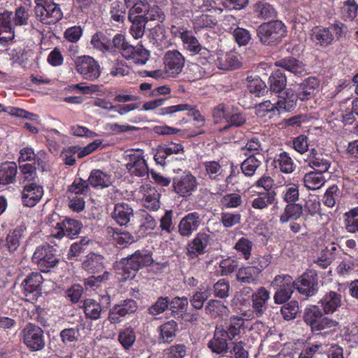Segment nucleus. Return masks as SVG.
I'll use <instances>...</instances> for the list:
<instances>
[{"mask_svg": "<svg viewBox=\"0 0 358 358\" xmlns=\"http://www.w3.org/2000/svg\"><path fill=\"white\" fill-rule=\"evenodd\" d=\"M324 313L317 305H311L306 308L303 312V322L309 326L312 332H320L322 330L336 328L338 322L324 316Z\"/></svg>", "mask_w": 358, "mask_h": 358, "instance_id": "1", "label": "nucleus"}, {"mask_svg": "<svg viewBox=\"0 0 358 358\" xmlns=\"http://www.w3.org/2000/svg\"><path fill=\"white\" fill-rule=\"evenodd\" d=\"M286 34V27L280 20L262 23L257 29L259 42L269 46H274L280 43Z\"/></svg>", "mask_w": 358, "mask_h": 358, "instance_id": "2", "label": "nucleus"}, {"mask_svg": "<svg viewBox=\"0 0 358 358\" xmlns=\"http://www.w3.org/2000/svg\"><path fill=\"white\" fill-rule=\"evenodd\" d=\"M34 15L44 24H55L63 17L59 5L53 0H35Z\"/></svg>", "mask_w": 358, "mask_h": 358, "instance_id": "3", "label": "nucleus"}, {"mask_svg": "<svg viewBox=\"0 0 358 358\" xmlns=\"http://www.w3.org/2000/svg\"><path fill=\"white\" fill-rule=\"evenodd\" d=\"M344 25L343 23H334L329 27H315L311 34L312 41L322 47L331 44L335 38H339L343 35Z\"/></svg>", "mask_w": 358, "mask_h": 358, "instance_id": "4", "label": "nucleus"}, {"mask_svg": "<svg viewBox=\"0 0 358 358\" xmlns=\"http://www.w3.org/2000/svg\"><path fill=\"white\" fill-rule=\"evenodd\" d=\"M23 343L31 352L42 350L45 346L43 330L38 326L28 324L22 331Z\"/></svg>", "mask_w": 358, "mask_h": 358, "instance_id": "5", "label": "nucleus"}, {"mask_svg": "<svg viewBox=\"0 0 358 358\" xmlns=\"http://www.w3.org/2000/svg\"><path fill=\"white\" fill-rule=\"evenodd\" d=\"M295 289L303 296L311 297L319 291V280L315 270H308L294 281Z\"/></svg>", "mask_w": 358, "mask_h": 358, "instance_id": "6", "label": "nucleus"}, {"mask_svg": "<svg viewBox=\"0 0 358 358\" xmlns=\"http://www.w3.org/2000/svg\"><path fill=\"white\" fill-rule=\"evenodd\" d=\"M76 71L85 80L94 81L99 78L101 69L99 63L88 55L78 57L75 61Z\"/></svg>", "mask_w": 358, "mask_h": 358, "instance_id": "7", "label": "nucleus"}, {"mask_svg": "<svg viewBox=\"0 0 358 358\" xmlns=\"http://www.w3.org/2000/svg\"><path fill=\"white\" fill-rule=\"evenodd\" d=\"M271 285L276 287L273 299L278 304H282L288 301L295 289L292 278L289 275H278L275 277Z\"/></svg>", "mask_w": 358, "mask_h": 358, "instance_id": "8", "label": "nucleus"}, {"mask_svg": "<svg viewBox=\"0 0 358 358\" xmlns=\"http://www.w3.org/2000/svg\"><path fill=\"white\" fill-rule=\"evenodd\" d=\"M55 249L50 245H40L36 248L34 255L33 261L38 264L43 272H48L55 267L59 262L55 254Z\"/></svg>", "mask_w": 358, "mask_h": 358, "instance_id": "9", "label": "nucleus"}, {"mask_svg": "<svg viewBox=\"0 0 358 358\" xmlns=\"http://www.w3.org/2000/svg\"><path fill=\"white\" fill-rule=\"evenodd\" d=\"M122 260L123 269L128 277L132 271L136 272L143 266H148L153 262L151 255L144 250H137Z\"/></svg>", "mask_w": 358, "mask_h": 358, "instance_id": "10", "label": "nucleus"}, {"mask_svg": "<svg viewBox=\"0 0 358 358\" xmlns=\"http://www.w3.org/2000/svg\"><path fill=\"white\" fill-rule=\"evenodd\" d=\"M43 280L41 273L33 272L22 282L21 289L27 301L37 299Z\"/></svg>", "mask_w": 358, "mask_h": 358, "instance_id": "11", "label": "nucleus"}, {"mask_svg": "<svg viewBox=\"0 0 358 358\" xmlns=\"http://www.w3.org/2000/svg\"><path fill=\"white\" fill-rule=\"evenodd\" d=\"M180 38L185 48L192 53L194 58L203 57L201 62H206V58L210 56V52L205 47L201 45L197 38L192 32L188 31L181 32Z\"/></svg>", "mask_w": 358, "mask_h": 358, "instance_id": "12", "label": "nucleus"}, {"mask_svg": "<svg viewBox=\"0 0 358 358\" xmlns=\"http://www.w3.org/2000/svg\"><path fill=\"white\" fill-rule=\"evenodd\" d=\"M166 73L171 77H176L181 73L185 59L184 56L177 50H169L164 58Z\"/></svg>", "mask_w": 358, "mask_h": 358, "instance_id": "13", "label": "nucleus"}, {"mask_svg": "<svg viewBox=\"0 0 358 358\" xmlns=\"http://www.w3.org/2000/svg\"><path fill=\"white\" fill-rule=\"evenodd\" d=\"M306 162L308 166L315 171L326 173L331 166V157L329 154L324 152L320 148H312Z\"/></svg>", "mask_w": 358, "mask_h": 358, "instance_id": "14", "label": "nucleus"}, {"mask_svg": "<svg viewBox=\"0 0 358 358\" xmlns=\"http://www.w3.org/2000/svg\"><path fill=\"white\" fill-rule=\"evenodd\" d=\"M125 155V160L127 162L126 168L129 172L136 176L142 177L148 174V167L145 160L142 155L143 153L138 154L133 150L129 151Z\"/></svg>", "mask_w": 358, "mask_h": 358, "instance_id": "15", "label": "nucleus"}, {"mask_svg": "<svg viewBox=\"0 0 358 358\" xmlns=\"http://www.w3.org/2000/svg\"><path fill=\"white\" fill-rule=\"evenodd\" d=\"M197 186L196 178L190 173H185L179 178H175L173 182L174 191L181 196H187L192 194Z\"/></svg>", "mask_w": 358, "mask_h": 358, "instance_id": "16", "label": "nucleus"}, {"mask_svg": "<svg viewBox=\"0 0 358 358\" xmlns=\"http://www.w3.org/2000/svg\"><path fill=\"white\" fill-rule=\"evenodd\" d=\"M203 222V217L198 212H192L186 215L178 224V232L182 236H190L198 229Z\"/></svg>", "mask_w": 358, "mask_h": 358, "instance_id": "17", "label": "nucleus"}, {"mask_svg": "<svg viewBox=\"0 0 358 358\" xmlns=\"http://www.w3.org/2000/svg\"><path fill=\"white\" fill-rule=\"evenodd\" d=\"M82 227L83 224L79 220L66 217L61 222L57 223L55 229H58V231L54 236L62 238L66 236L73 238L79 234Z\"/></svg>", "mask_w": 358, "mask_h": 358, "instance_id": "18", "label": "nucleus"}, {"mask_svg": "<svg viewBox=\"0 0 358 358\" xmlns=\"http://www.w3.org/2000/svg\"><path fill=\"white\" fill-rule=\"evenodd\" d=\"M228 334L222 327H217L213 338L208 342V347L213 353L224 355L229 352Z\"/></svg>", "mask_w": 358, "mask_h": 358, "instance_id": "19", "label": "nucleus"}, {"mask_svg": "<svg viewBox=\"0 0 358 358\" xmlns=\"http://www.w3.org/2000/svg\"><path fill=\"white\" fill-rule=\"evenodd\" d=\"M342 296L334 291L327 292L318 301L321 309L325 315L333 314L342 305Z\"/></svg>", "mask_w": 358, "mask_h": 358, "instance_id": "20", "label": "nucleus"}, {"mask_svg": "<svg viewBox=\"0 0 358 358\" xmlns=\"http://www.w3.org/2000/svg\"><path fill=\"white\" fill-rule=\"evenodd\" d=\"M203 57L193 58V62L188 64L187 69V77L192 80H196L202 78L206 75L209 74L207 71L208 66L212 61V55L206 58V62H201Z\"/></svg>", "mask_w": 358, "mask_h": 358, "instance_id": "21", "label": "nucleus"}, {"mask_svg": "<svg viewBox=\"0 0 358 358\" xmlns=\"http://www.w3.org/2000/svg\"><path fill=\"white\" fill-rule=\"evenodd\" d=\"M112 217L120 226L128 227L134 217V209L127 203H116Z\"/></svg>", "mask_w": 358, "mask_h": 358, "instance_id": "22", "label": "nucleus"}, {"mask_svg": "<svg viewBox=\"0 0 358 358\" xmlns=\"http://www.w3.org/2000/svg\"><path fill=\"white\" fill-rule=\"evenodd\" d=\"M121 55L127 60L132 59L136 64H145L150 58V51L142 45L136 47L129 44L126 45Z\"/></svg>", "mask_w": 358, "mask_h": 358, "instance_id": "23", "label": "nucleus"}, {"mask_svg": "<svg viewBox=\"0 0 358 358\" xmlns=\"http://www.w3.org/2000/svg\"><path fill=\"white\" fill-rule=\"evenodd\" d=\"M320 81L315 77H309L299 85L297 92H295L301 101L312 99L317 92Z\"/></svg>", "mask_w": 358, "mask_h": 358, "instance_id": "24", "label": "nucleus"}, {"mask_svg": "<svg viewBox=\"0 0 358 358\" xmlns=\"http://www.w3.org/2000/svg\"><path fill=\"white\" fill-rule=\"evenodd\" d=\"M298 99L295 92L291 88H287L278 94L275 108L279 112H289L295 108Z\"/></svg>", "mask_w": 358, "mask_h": 358, "instance_id": "25", "label": "nucleus"}, {"mask_svg": "<svg viewBox=\"0 0 358 358\" xmlns=\"http://www.w3.org/2000/svg\"><path fill=\"white\" fill-rule=\"evenodd\" d=\"M270 298V292L264 287H261L252 295V308L253 313L257 317H261L266 310V302Z\"/></svg>", "mask_w": 358, "mask_h": 358, "instance_id": "26", "label": "nucleus"}, {"mask_svg": "<svg viewBox=\"0 0 358 358\" xmlns=\"http://www.w3.org/2000/svg\"><path fill=\"white\" fill-rule=\"evenodd\" d=\"M43 189L39 184L24 185L22 192V200L24 206H34L42 198Z\"/></svg>", "mask_w": 358, "mask_h": 358, "instance_id": "27", "label": "nucleus"}, {"mask_svg": "<svg viewBox=\"0 0 358 358\" xmlns=\"http://www.w3.org/2000/svg\"><path fill=\"white\" fill-rule=\"evenodd\" d=\"M212 61L218 69L226 71L237 69L240 66V62L235 55L222 51L212 56Z\"/></svg>", "mask_w": 358, "mask_h": 358, "instance_id": "28", "label": "nucleus"}, {"mask_svg": "<svg viewBox=\"0 0 358 358\" xmlns=\"http://www.w3.org/2000/svg\"><path fill=\"white\" fill-rule=\"evenodd\" d=\"M12 13L6 11L0 13V41H6L7 38L20 34L21 30H17L11 22Z\"/></svg>", "mask_w": 358, "mask_h": 358, "instance_id": "29", "label": "nucleus"}, {"mask_svg": "<svg viewBox=\"0 0 358 358\" xmlns=\"http://www.w3.org/2000/svg\"><path fill=\"white\" fill-rule=\"evenodd\" d=\"M210 235L199 233L188 245L187 255L190 257H197L205 252V249L210 242Z\"/></svg>", "mask_w": 358, "mask_h": 358, "instance_id": "30", "label": "nucleus"}, {"mask_svg": "<svg viewBox=\"0 0 358 358\" xmlns=\"http://www.w3.org/2000/svg\"><path fill=\"white\" fill-rule=\"evenodd\" d=\"M104 267L103 257L94 252L87 254L82 262V268L92 273L101 272Z\"/></svg>", "mask_w": 358, "mask_h": 358, "instance_id": "31", "label": "nucleus"}, {"mask_svg": "<svg viewBox=\"0 0 358 358\" xmlns=\"http://www.w3.org/2000/svg\"><path fill=\"white\" fill-rule=\"evenodd\" d=\"M247 156L248 157L242 162L241 169L245 176H252L262 164L264 157L261 152H255Z\"/></svg>", "mask_w": 358, "mask_h": 358, "instance_id": "32", "label": "nucleus"}, {"mask_svg": "<svg viewBox=\"0 0 358 358\" xmlns=\"http://www.w3.org/2000/svg\"><path fill=\"white\" fill-rule=\"evenodd\" d=\"M26 229L24 225H20L8 233L6 238V245L10 252L16 251L19 248L24 238Z\"/></svg>", "mask_w": 358, "mask_h": 358, "instance_id": "33", "label": "nucleus"}, {"mask_svg": "<svg viewBox=\"0 0 358 358\" xmlns=\"http://www.w3.org/2000/svg\"><path fill=\"white\" fill-rule=\"evenodd\" d=\"M268 90L272 93L279 94L285 91L287 85V77L281 69L274 71L268 78Z\"/></svg>", "mask_w": 358, "mask_h": 358, "instance_id": "34", "label": "nucleus"}, {"mask_svg": "<svg viewBox=\"0 0 358 358\" xmlns=\"http://www.w3.org/2000/svg\"><path fill=\"white\" fill-rule=\"evenodd\" d=\"M159 339L163 343H170L175 339L178 331V324L174 320L168 321L159 327Z\"/></svg>", "mask_w": 358, "mask_h": 358, "instance_id": "35", "label": "nucleus"}, {"mask_svg": "<svg viewBox=\"0 0 358 358\" xmlns=\"http://www.w3.org/2000/svg\"><path fill=\"white\" fill-rule=\"evenodd\" d=\"M87 181L93 187L104 188L112 184L111 176L99 169L91 171Z\"/></svg>", "mask_w": 358, "mask_h": 358, "instance_id": "36", "label": "nucleus"}, {"mask_svg": "<svg viewBox=\"0 0 358 358\" xmlns=\"http://www.w3.org/2000/svg\"><path fill=\"white\" fill-rule=\"evenodd\" d=\"M323 173L317 171L306 173L303 177L304 186L308 189L312 190L320 189L326 182Z\"/></svg>", "mask_w": 358, "mask_h": 358, "instance_id": "37", "label": "nucleus"}, {"mask_svg": "<svg viewBox=\"0 0 358 358\" xmlns=\"http://www.w3.org/2000/svg\"><path fill=\"white\" fill-rule=\"evenodd\" d=\"M17 165L15 162H6L0 165V184L13 182L17 174Z\"/></svg>", "mask_w": 358, "mask_h": 358, "instance_id": "38", "label": "nucleus"}, {"mask_svg": "<svg viewBox=\"0 0 358 358\" xmlns=\"http://www.w3.org/2000/svg\"><path fill=\"white\" fill-rule=\"evenodd\" d=\"M259 274L252 266H245L238 269L236 273L238 282L244 284H257Z\"/></svg>", "mask_w": 358, "mask_h": 358, "instance_id": "39", "label": "nucleus"}, {"mask_svg": "<svg viewBox=\"0 0 358 358\" xmlns=\"http://www.w3.org/2000/svg\"><path fill=\"white\" fill-rule=\"evenodd\" d=\"M303 213V206L300 203H288L284 210V213L280 216L281 223L287 222L289 220H297Z\"/></svg>", "mask_w": 358, "mask_h": 358, "instance_id": "40", "label": "nucleus"}, {"mask_svg": "<svg viewBox=\"0 0 358 358\" xmlns=\"http://www.w3.org/2000/svg\"><path fill=\"white\" fill-rule=\"evenodd\" d=\"M128 17L131 22L130 28L131 34L136 39L141 38L145 34L146 20L141 15L133 16L131 13H129Z\"/></svg>", "mask_w": 358, "mask_h": 358, "instance_id": "41", "label": "nucleus"}, {"mask_svg": "<svg viewBox=\"0 0 358 358\" xmlns=\"http://www.w3.org/2000/svg\"><path fill=\"white\" fill-rule=\"evenodd\" d=\"M83 308L87 318L96 320L101 317L103 308L100 303L92 299H87L83 301Z\"/></svg>", "mask_w": 358, "mask_h": 358, "instance_id": "42", "label": "nucleus"}, {"mask_svg": "<svg viewBox=\"0 0 358 358\" xmlns=\"http://www.w3.org/2000/svg\"><path fill=\"white\" fill-rule=\"evenodd\" d=\"M275 196L274 191L259 193L252 201L251 205L255 209H264L273 203Z\"/></svg>", "mask_w": 358, "mask_h": 358, "instance_id": "43", "label": "nucleus"}, {"mask_svg": "<svg viewBox=\"0 0 358 358\" xmlns=\"http://www.w3.org/2000/svg\"><path fill=\"white\" fill-rule=\"evenodd\" d=\"M278 65L295 76H301L305 71L302 64L294 57L282 59Z\"/></svg>", "mask_w": 358, "mask_h": 358, "instance_id": "44", "label": "nucleus"}, {"mask_svg": "<svg viewBox=\"0 0 358 358\" xmlns=\"http://www.w3.org/2000/svg\"><path fill=\"white\" fill-rule=\"evenodd\" d=\"M246 80L248 83V88L250 93L255 94L257 96H262L268 92V90L265 83L259 78L248 76Z\"/></svg>", "mask_w": 358, "mask_h": 358, "instance_id": "45", "label": "nucleus"}, {"mask_svg": "<svg viewBox=\"0 0 358 358\" xmlns=\"http://www.w3.org/2000/svg\"><path fill=\"white\" fill-rule=\"evenodd\" d=\"M22 177L21 178L23 187L24 185H31L33 184H38V176L36 172V167L31 164H25L20 166Z\"/></svg>", "mask_w": 358, "mask_h": 358, "instance_id": "46", "label": "nucleus"}, {"mask_svg": "<svg viewBox=\"0 0 358 358\" xmlns=\"http://www.w3.org/2000/svg\"><path fill=\"white\" fill-rule=\"evenodd\" d=\"M206 313L213 317L227 314L228 308L223 303L219 300H210L205 308Z\"/></svg>", "mask_w": 358, "mask_h": 358, "instance_id": "47", "label": "nucleus"}, {"mask_svg": "<svg viewBox=\"0 0 358 358\" xmlns=\"http://www.w3.org/2000/svg\"><path fill=\"white\" fill-rule=\"evenodd\" d=\"M29 17V10L25 7H18L15 10V15L13 17V24L15 29L20 30V27L28 25Z\"/></svg>", "mask_w": 358, "mask_h": 358, "instance_id": "48", "label": "nucleus"}, {"mask_svg": "<svg viewBox=\"0 0 358 358\" xmlns=\"http://www.w3.org/2000/svg\"><path fill=\"white\" fill-rule=\"evenodd\" d=\"M274 162L279 166L280 171L283 173H290L294 169V162L286 152H281Z\"/></svg>", "mask_w": 358, "mask_h": 358, "instance_id": "49", "label": "nucleus"}, {"mask_svg": "<svg viewBox=\"0 0 358 358\" xmlns=\"http://www.w3.org/2000/svg\"><path fill=\"white\" fill-rule=\"evenodd\" d=\"M116 313L120 317H124L128 314L134 313L137 310L136 302L133 299H125L120 301V303L115 305Z\"/></svg>", "mask_w": 358, "mask_h": 358, "instance_id": "50", "label": "nucleus"}, {"mask_svg": "<svg viewBox=\"0 0 358 358\" xmlns=\"http://www.w3.org/2000/svg\"><path fill=\"white\" fill-rule=\"evenodd\" d=\"M113 236L118 248H124L135 242V237L127 231H122L117 229Z\"/></svg>", "mask_w": 358, "mask_h": 358, "instance_id": "51", "label": "nucleus"}, {"mask_svg": "<svg viewBox=\"0 0 358 358\" xmlns=\"http://www.w3.org/2000/svg\"><path fill=\"white\" fill-rule=\"evenodd\" d=\"M280 312L283 318L287 321L295 319L299 312L298 301L293 300L283 305L281 307Z\"/></svg>", "mask_w": 358, "mask_h": 358, "instance_id": "52", "label": "nucleus"}, {"mask_svg": "<svg viewBox=\"0 0 358 358\" xmlns=\"http://www.w3.org/2000/svg\"><path fill=\"white\" fill-rule=\"evenodd\" d=\"M125 8L120 1H113L110 8L109 15L110 20L115 22L123 23L125 18Z\"/></svg>", "mask_w": 358, "mask_h": 358, "instance_id": "53", "label": "nucleus"}, {"mask_svg": "<svg viewBox=\"0 0 358 358\" xmlns=\"http://www.w3.org/2000/svg\"><path fill=\"white\" fill-rule=\"evenodd\" d=\"M254 11L258 18L268 19L275 16L274 8L267 3L259 2L255 5Z\"/></svg>", "mask_w": 358, "mask_h": 358, "instance_id": "54", "label": "nucleus"}, {"mask_svg": "<svg viewBox=\"0 0 358 358\" xmlns=\"http://www.w3.org/2000/svg\"><path fill=\"white\" fill-rule=\"evenodd\" d=\"M118 341L124 349L129 350L136 341V334L132 329H125L119 333Z\"/></svg>", "mask_w": 358, "mask_h": 358, "instance_id": "55", "label": "nucleus"}, {"mask_svg": "<svg viewBox=\"0 0 358 358\" xmlns=\"http://www.w3.org/2000/svg\"><path fill=\"white\" fill-rule=\"evenodd\" d=\"M91 44L94 48L99 50L108 51L110 49V42L108 38L101 32L94 34L91 38Z\"/></svg>", "mask_w": 358, "mask_h": 358, "instance_id": "56", "label": "nucleus"}, {"mask_svg": "<svg viewBox=\"0 0 358 358\" xmlns=\"http://www.w3.org/2000/svg\"><path fill=\"white\" fill-rule=\"evenodd\" d=\"M169 306V299L167 296H160L156 302L149 307V314L156 316L164 313Z\"/></svg>", "mask_w": 358, "mask_h": 358, "instance_id": "57", "label": "nucleus"}, {"mask_svg": "<svg viewBox=\"0 0 358 358\" xmlns=\"http://www.w3.org/2000/svg\"><path fill=\"white\" fill-rule=\"evenodd\" d=\"M345 228L348 231L355 233L358 231V207L345 213Z\"/></svg>", "mask_w": 358, "mask_h": 358, "instance_id": "58", "label": "nucleus"}, {"mask_svg": "<svg viewBox=\"0 0 358 358\" xmlns=\"http://www.w3.org/2000/svg\"><path fill=\"white\" fill-rule=\"evenodd\" d=\"M59 336L64 345L76 342L80 336L79 329L78 327L64 329L61 331Z\"/></svg>", "mask_w": 358, "mask_h": 358, "instance_id": "59", "label": "nucleus"}, {"mask_svg": "<svg viewBox=\"0 0 358 358\" xmlns=\"http://www.w3.org/2000/svg\"><path fill=\"white\" fill-rule=\"evenodd\" d=\"M243 200L240 194L236 193L227 194L222 197L221 205L227 208H236L242 204Z\"/></svg>", "mask_w": 358, "mask_h": 358, "instance_id": "60", "label": "nucleus"}, {"mask_svg": "<svg viewBox=\"0 0 358 358\" xmlns=\"http://www.w3.org/2000/svg\"><path fill=\"white\" fill-rule=\"evenodd\" d=\"M229 282L224 279H220L213 285L214 295L220 299H225L229 296Z\"/></svg>", "mask_w": 358, "mask_h": 358, "instance_id": "61", "label": "nucleus"}, {"mask_svg": "<svg viewBox=\"0 0 358 358\" xmlns=\"http://www.w3.org/2000/svg\"><path fill=\"white\" fill-rule=\"evenodd\" d=\"M227 122L228 124L224 127V129H227L231 127H240L245 123L246 117L242 113H229V115L227 116Z\"/></svg>", "mask_w": 358, "mask_h": 358, "instance_id": "62", "label": "nucleus"}, {"mask_svg": "<svg viewBox=\"0 0 358 358\" xmlns=\"http://www.w3.org/2000/svg\"><path fill=\"white\" fill-rule=\"evenodd\" d=\"M206 174L213 180H218L222 173V166L218 162L209 161L203 163Z\"/></svg>", "mask_w": 358, "mask_h": 358, "instance_id": "63", "label": "nucleus"}, {"mask_svg": "<svg viewBox=\"0 0 358 358\" xmlns=\"http://www.w3.org/2000/svg\"><path fill=\"white\" fill-rule=\"evenodd\" d=\"M252 242L244 237L241 238L236 243L234 248L242 253L245 259H248L252 248Z\"/></svg>", "mask_w": 358, "mask_h": 358, "instance_id": "64", "label": "nucleus"}]
</instances>
